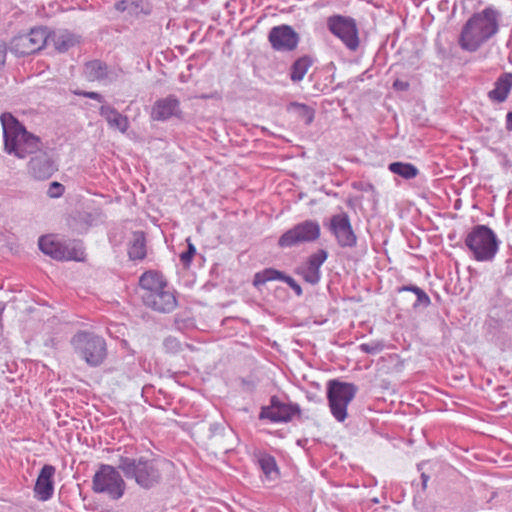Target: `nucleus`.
Returning <instances> with one entry per match:
<instances>
[{"instance_id": "79ce46f5", "label": "nucleus", "mask_w": 512, "mask_h": 512, "mask_svg": "<svg viewBox=\"0 0 512 512\" xmlns=\"http://www.w3.org/2000/svg\"><path fill=\"white\" fill-rule=\"evenodd\" d=\"M219 427H220V425H219V424L212 425V426H211V431H212V433H214V432H215V430H218V429H219Z\"/></svg>"}, {"instance_id": "c756f323", "label": "nucleus", "mask_w": 512, "mask_h": 512, "mask_svg": "<svg viewBox=\"0 0 512 512\" xmlns=\"http://www.w3.org/2000/svg\"><path fill=\"white\" fill-rule=\"evenodd\" d=\"M186 242H187V250L182 252L179 257H180V261L183 264V266L189 267L192 262L193 257L196 254V248H195L194 244L191 242L190 238H187Z\"/></svg>"}, {"instance_id": "20e7f679", "label": "nucleus", "mask_w": 512, "mask_h": 512, "mask_svg": "<svg viewBox=\"0 0 512 512\" xmlns=\"http://www.w3.org/2000/svg\"><path fill=\"white\" fill-rule=\"evenodd\" d=\"M465 244L477 261H490L498 251L495 233L485 225H477L466 236Z\"/></svg>"}, {"instance_id": "f257e3e1", "label": "nucleus", "mask_w": 512, "mask_h": 512, "mask_svg": "<svg viewBox=\"0 0 512 512\" xmlns=\"http://www.w3.org/2000/svg\"><path fill=\"white\" fill-rule=\"evenodd\" d=\"M497 13L486 8L475 13L463 26L459 45L463 50L474 52L498 31Z\"/></svg>"}, {"instance_id": "a878e982", "label": "nucleus", "mask_w": 512, "mask_h": 512, "mask_svg": "<svg viewBox=\"0 0 512 512\" xmlns=\"http://www.w3.org/2000/svg\"><path fill=\"white\" fill-rule=\"evenodd\" d=\"M311 65L312 60L307 56L297 59L291 67V80L294 82L301 81Z\"/></svg>"}, {"instance_id": "0eeeda50", "label": "nucleus", "mask_w": 512, "mask_h": 512, "mask_svg": "<svg viewBox=\"0 0 512 512\" xmlns=\"http://www.w3.org/2000/svg\"><path fill=\"white\" fill-rule=\"evenodd\" d=\"M356 392V386L351 383L337 380H331L328 383L327 397L333 416H347V406L355 397Z\"/></svg>"}, {"instance_id": "c85d7f7f", "label": "nucleus", "mask_w": 512, "mask_h": 512, "mask_svg": "<svg viewBox=\"0 0 512 512\" xmlns=\"http://www.w3.org/2000/svg\"><path fill=\"white\" fill-rule=\"evenodd\" d=\"M292 107L297 111L299 117L305 124L309 125L313 122L315 117V111L313 108L301 103H293Z\"/></svg>"}, {"instance_id": "9d476101", "label": "nucleus", "mask_w": 512, "mask_h": 512, "mask_svg": "<svg viewBox=\"0 0 512 512\" xmlns=\"http://www.w3.org/2000/svg\"><path fill=\"white\" fill-rule=\"evenodd\" d=\"M49 40V32L46 28L37 27L29 33L19 35L13 39L12 49L21 56L30 55L40 51Z\"/></svg>"}, {"instance_id": "72a5a7b5", "label": "nucleus", "mask_w": 512, "mask_h": 512, "mask_svg": "<svg viewBox=\"0 0 512 512\" xmlns=\"http://www.w3.org/2000/svg\"><path fill=\"white\" fill-rule=\"evenodd\" d=\"M282 280H284L296 292L297 295L302 294L301 287L294 281L293 278L284 276Z\"/></svg>"}, {"instance_id": "ea45409f", "label": "nucleus", "mask_w": 512, "mask_h": 512, "mask_svg": "<svg viewBox=\"0 0 512 512\" xmlns=\"http://www.w3.org/2000/svg\"><path fill=\"white\" fill-rule=\"evenodd\" d=\"M269 419L272 420L273 422H287L291 418H280V417H277V418H269Z\"/></svg>"}, {"instance_id": "f704fd0d", "label": "nucleus", "mask_w": 512, "mask_h": 512, "mask_svg": "<svg viewBox=\"0 0 512 512\" xmlns=\"http://www.w3.org/2000/svg\"><path fill=\"white\" fill-rule=\"evenodd\" d=\"M403 290L414 292L415 294H417L419 299H421L422 297H425L426 299H428L427 295L419 287H416V286L404 287Z\"/></svg>"}, {"instance_id": "4be33fe9", "label": "nucleus", "mask_w": 512, "mask_h": 512, "mask_svg": "<svg viewBox=\"0 0 512 512\" xmlns=\"http://www.w3.org/2000/svg\"><path fill=\"white\" fill-rule=\"evenodd\" d=\"M83 74L88 81H99L107 76V65L99 60L86 62Z\"/></svg>"}, {"instance_id": "2f4dec72", "label": "nucleus", "mask_w": 512, "mask_h": 512, "mask_svg": "<svg viewBox=\"0 0 512 512\" xmlns=\"http://www.w3.org/2000/svg\"><path fill=\"white\" fill-rule=\"evenodd\" d=\"M73 94H75L77 96L91 98V99L97 100L98 102L103 101V97L97 92H86V91H82V90H74Z\"/></svg>"}, {"instance_id": "f3484780", "label": "nucleus", "mask_w": 512, "mask_h": 512, "mask_svg": "<svg viewBox=\"0 0 512 512\" xmlns=\"http://www.w3.org/2000/svg\"><path fill=\"white\" fill-rule=\"evenodd\" d=\"M327 252L325 250H318L312 254L307 263L300 268L299 273L303 279L310 283L316 284L320 280V267L327 259Z\"/></svg>"}, {"instance_id": "ddd939ff", "label": "nucleus", "mask_w": 512, "mask_h": 512, "mask_svg": "<svg viewBox=\"0 0 512 512\" xmlns=\"http://www.w3.org/2000/svg\"><path fill=\"white\" fill-rule=\"evenodd\" d=\"M143 302L147 307L163 313H169L177 307L176 296L168 285L155 294L143 296Z\"/></svg>"}, {"instance_id": "49530a36", "label": "nucleus", "mask_w": 512, "mask_h": 512, "mask_svg": "<svg viewBox=\"0 0 512 512\" xmlns=\"http://www.w3.org/2000/svg\"><path fill=\"white\" fill-rule=\"evenodd\" d=\"M212 96H213V95H209V96L204 95V96H203V98L212 97Z\"/></svg>"}, {"instance_id": "dca6fc26", "label": "nucleus", "mask_w": 512, "mask_h": 512, "mask_svg": "<svg viewBox=\"0 0 512 512\" xmlns=\"http://www.w3.org/2000/svg\"><path fill=\"white\" fill-rule=\"evenodd\" d=\"M180 102L174 96H167L157 100L153 107L151 116L155 120H166L173 116H180Z\"/></svg>"}, {"instance_id": "c9c22d12", "label": "nucleus", "mask_w": 512, "mask_h": 512, "mask_svg": "<svg viewBox=\"0 0 512 512\" xmlns=\"http://www.w3.org/2000/svg\"><path fill=\"white\" fill-rule=\"evenodd\" d=\"M393 87L397 90H406L408 89L409 87V84L407 82H403L401 80H396L394 83H393Z\"/></svg>"}, {"instance_id": "aec40b11", "label": "nucleus", "mask_w": 512, "mask_h": 512, "mask_svg": "<svg viewBox=\"0 0 512 512\" xmlns=\"http://www.w3.org/2000/svg\"><path fill=\"white\" fill-rule=\"evenodd\" d=\"M100 115L104 117L110 128L126 133L129 128V120L111 106L103 105L99 109Z\"/></svg>"}, {"instance_id": "f8f14e48", "label": "nucleus", "mask_w": 512, "mask_h": 512, "mask_svg": "<svg viewBox=\"0 0 512 512\" xmlns=\"http://www.w3.org/2000/svg\"><path fill=\"white\" fill-rule=\"evenodd\" d=\"M268 40L274 50L290 52L297 48L299 35L292 27L280 25L270 30Z\"/></svg>"}, {"instance_id": "5701e85b", "label": "nucleus", "mask_w": 512, "mask_h": 512, "mask_svg": "<svg viewBox=\"0 0 512 512\" xmlns=\"http://www.w3.org/2000/svg\"><path fill=\"white\" fill-rule=\"evenodd\" d=\"M48 41L52 42L54 48L59 52L67 51L76 42L74 36L67 31L49 33Z\"/></svg>"}, {"instance_id": "bb28decb", "label": "nucleus", "mask_w": 512, "mask_h": 512, "mask_svg": "<svg viewBox=\"0 0 512 512\" xmlns=\"http://www.w3.org/2000/svg\"><path fill=\"white\" fill-rule=\"evenodd\" d=\"M389 170L404 179H412L418 175V169L411 163L393 162L389 165Z\"/></svg>"}, {"instance_id": "a19ab883", "label": "nucleus", "mask_w": 512, "mask_h": 512, "mask_svg": "<svg viewBox=\"0 0 512 512\" xmlns=\"http://www.w3.org/2000/svg\"><path fill=\"white\" fill-rule=\"evenodd\" d=\"M421 477H422V481H423V486L425 487L426 483L428 481V476L423 473Z\"/></svg>"}, {"instance_id": "9b49d317", "label": "nucleus", "mask_w": 512, "mask_h": 512, "mask_svg": "<svg viewBox=\"0 0 512 512\" xmlns=\"http://www.w3.org/2000/svg\"><path fill=\"white\" fill-rule=\"evenodd\" d=\"M327 25L330 32L341 39L348 48L355 50L358 47V31L353 19L334 15L328 18Z\"/></svg>"}, {"instance_id": "37998d69", "label": "nucleus", "mask_w": 512, "mask_h": 512, "mask_svg": "<svg viewBox=\"0 0 512 512\" xmlns=\"http://www.w3.org/2000/svg\"><path fill=\"white\" fill-rule=\"evenodd\" d=\"M4 307H0V316L3 314Z\"/></svg>"}, {"instance_id": "7ed1b4c3", "label": "nucleus", "mask_w": 512, "mask_h": 512, "mask_svg": "<svg viewBox=\"0 0 512 512\" xmlns=\"http://www.w3.org/2000/svg\"><path fill=\"white\" fill-rule=\"evenodd\" d=\"M127 479H134L144 489H150L161 480V472L155 459L121 456L117 466Z\"/></svg>"}, {"instance_id": "e433bc0d", "label": "nucleus", "mask_w": 512, "mask_h": 512, "mask_svg": "<svg viewBox=\"0 0 512 512\" xmlns=\"http://www.w3.org/2000/svg\"><path fill=\"white\" fill-rule=\"evenodd\" d=\"M127 1L126 0H121V1H118L115 3V9L119 12H123L126 10L127 8Z\"/></svg>"}, {"instance_id": "58836bf2", "label": "nucleus", "mask_w": 512, "mask_h": 512, "mask_svg": "<svg viewBox=\"0 0 512 512\" xmlns=\"http://www.w3.org/2000/svg\"><path fill=\"white\" fill-rule=\"evenodd\" d=\"M6 58V52L4 49H0V67L4 64Z\"/></svg>"}, {"instance_id": "6ab92c4d", "label": "nucleus", "mask_w": 512, "mask_h": 512, "mask_svg": "<svg viewBox=\"0 0 512 512\" xmlns=\"http://www.w3.org/2000/svg\"><path fill=\"white\" fill-rule=\"evenodd\" d=\"M139 285L143 291L142 297L164 289L168 285L164 276L156 271H147L139 279Z\"/></svg>"}, {"instance_id": "cd10ccee", "label": "nucleus", "mask_w": 512, "mask_h": 512, "mask_svg": "<svg viewBox=\"0 0 512 512\" xmlns=\"http://www.w3.org/2000/svg\"><path fill=\"white\" fill-rule=\"evenodd\" d=\"M283 277L284 276L281 274V272H279L275 269H271V268L265 269V270L255 274L254 285L260 286L262 284H265L268 281L283 279Z\"/></svg>"}, {"instance_id": "2eb2a0df", "label": "nucleus", "mask_w": 512, "mask_h": 512, "mask_svg": "<svg viewBox=\"0 0 512 512\" xmlns=\"http://www.w3.org/2000/svg\"><path fill=\"white\" fill-rule=\"evenodd\" d=\"M55 471V467L49 464L41 468L34 486L35 497L38 500L47 501L53 496Z\"/></svg>"}, {"instance_id": "c03bdc74", "label": "nucleus", "mask_w": 512, "mask_h": 512, "mask_svg": "<svg viewBox=\"0 0 512 512\" xmlns=\"http://www.w3.org/2000/svg\"><path fill=\"white\" fill-rule=\"evenodd\" d=\"M337 419H338L340 422H342V421H344V420H345V418H343V417H340V418H337Z\"/></svg>"}, {"instance_id": "a18cd8bd", "label": "nucleus", "mask_w": 512, "mask_h": 512, "mask_svg": "<svg viewBox=\"0 0 512 512\" xmlns=\"http://www.w3.org/2000/svg\"><path fill=\"white\" fill-rule=\"evenodd\" d=\"M65 424H66L65 421H63L62 423H60V422L58 423L59 426H62V425H65Z\"/></svg>"}, {"instance_id": "423d86ee", "label": "nucleus", "mask_w": 512, "mask_h": 512, "mask_svg": "<svg viewBox=\"0 0 512 512\" xmlns=\"http://www.w3.org/2000/svg\"><path fill=\"white\" fill-rule=\"evenodd\" d=\"M72 343L79 356L91 366L101 364L106 357V343L100 336L80 332L74 336Z\"/></svg>"}, {"instance_id": "473e14b6", "label": "nucleus", "mask_w": 512, "mask_h": 512, "mask_svg": "<svg viewBox=\"0 0 512 512\" xmlns=\"http://www.w3.org/2000/svg\"><path fill=\"white\" fill-rule=\"evenodd\" d=\"M73 94H75L77 96L91 98V99L97 100L98 102L103 101V97L97 92H86V91H82V90H74Z\"/></svg>"}, {"instance_id": "4c0bfd02", "label": "nucleus", "mask_w": 512, "mask_h": 512, "mask_svg": "<svg viewBox=\"0 0 512 512\" xmlns=\"http://www.w3.org/2000/svg\"><path fill=\"white\" fill-rule=\"evenodd\" d=\"M506 129L512 131V111L506 115Z\"/></svg>"}, {"instance_id": "1a4fd4ad", "label": "nucleus", "mask_w": 512, "mask_h": 512, "mask_svg": "<svg viewBox=\"0 0 512 512\" xmlns=\"http://www.w3.org/2000/svg\"><path fill=\"white\" fill-rule=\"evenodd\" d=\"M38 245L44 254L59 261L84 260V252L80 248H69L61 243L54 235L40 237Z\"/></svg>"}, {"instance_id": "7c9ffc66", "label": "nucleus", "mask_w": 512, "mask_h": 512, "mask_svg": "<svg viewBox=\"0 0 512 512\" xmlns=\"http://www.w3.org/2000/svg\"><path fill=\"white\" fill-rule=\"evenodd\" d=\"M64 186L59 182H52L50 184V187L48 189V194L52 198H57L63 195L64 193Z\"/></svg>"}, {"instance_id": "f03ea898", "label": "nucleus", "mask_w": 512, "mask_h": 512, "mask_svg": "<svg viewBox=\"0 0 512 512\" xmlns=\"http://www.w3.org/2000/svg\"><path fill=\"white\" fill-rule=\"evenodd\" d=\"M5 149L19 158H25L40 149V139L27 132L19 121L10 113H3L0 117Z\"/></svg>"}, {"instance_id": "4468645a", "label": "nucleus", "mask_w": 512, "mask_h": 512, "mask_svg": "<svg viewBox=\"0 0 512 512\" xmlns=\"http://www.w3.org/2000/svg\"><path fill=\"white\" fill-rule=\"evenodd\" d=\"M331 229L341 246L352 247L356 244V236L346 214L333 216L331 219Z\"/></svg>"}, {"instance_id": "6e6552de", "label": "nucleus", "mask_w": 512, "mask_h": 512, "mask_svg": "<svg viewBox=\"0 0 512 512\" xmlns=\"http://www.w3.org/2000/svg\"><path fill=\"white\" fill-rule=\"evenodd\" d=\"M321 228L317 221L306 220L286 231L279 238L280 247H292L305 242H314L319 239Z\"/></svg>"}, {"instance_id": "b1692460", "label": "nucleus", "mask_w": 512, "mask_h": 512, "mask_svg": "<svg viewBox=\"0 0 512 512\" xmlns=\"http://www.w3.org/2000/svg\"><path fill=\"white\" fill-rule=\"evenodd\" d=\"M128 254L132 260H142L146 257V245L143 232L134 233L133 241L128 249Z\"/></svg>"}, {"instance_id": "412c9836", "label": "nucleus", "mask_w": 512, "mask_h": 512, "mask_svg": "<svg viewBox=\"0 0 512 512\" xmlns=\"http://www.w3.org/2000/svg\"><path fill=\"white\" fill-rule=\"evenodd\" d=\"M512 89V73L502 74L495 82L494 88L489 91L488 97L491 101L504 102Z\"/></svg>"}, {"instance_id": "39448f33", "label": "nucleus", "mask_w": 512, "mask_h": 512, "mask_svg": "<svg viewBox=\"0 0 512 512\" xmlns=\"http://www.w3.org/2000/svg\"><path fill=\"white\" fill-rule=\"evenodd\" d=\"M125 488L126 484L122 476L111 465H100L93 476L92 490L95 493H104L110 498L117 500L123 496Z\"/></svg>"}, {"instance_id": "a211bd4d", "label": "nucleus", "mask_w": 512, "mask_h": 512, "mask_svg": "<svg viewBox=\"0 0 512 512\" xmlns=\"http://www.w3.org/2000/svg\"><path fill=\"white\" fill-rule=\"evenodd\" d=\"M299 413L300 409L298 405L273 396L270 405L264 407L259 416H297Z\"/></svg>"}, {"instance_id": "393cba45", "label": "nucleus", "mask_w": 512, "mask_h": 512, "mask_svg": "<svg viewBox=\"0 0 512 512\" xmlns=\"http://www.w3.org/2000/svg\"><path fill=\"white\" fill-rule=\"evenodd\" d=\"M258 462L266 479L276 480L279 477V470L276 461L272 456L267 454L262 455L260 456Z\"/></svg>"}]
</instances>
